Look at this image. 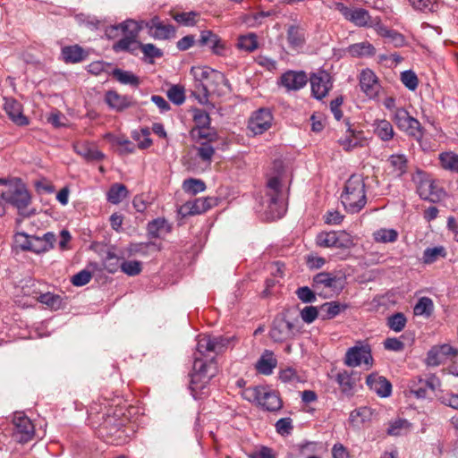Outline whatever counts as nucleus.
I'll return each instance as SVG.
<instances>
[{"label": "nucleus", "mask_w": 458, "mask_h": 458, "mask_svg": "<svg viewBox=\"0 0 458 458\" xmlns=\"http://www.w3.org/2000/svg\"><path fill=\"white\" fill-rule=\"evenodd\" d=\"M349 305L337 301L326 302L321 306L322 311L326 312L327 318H333L339 315L341 312L346 310Z\"/></svg>", "instance_id": "a18cd8bd"}, {"label": "nucleus", "mask_w": 458, "mask_h": 458, "mask_svg": "<svg viewBox=\"0 0 458 458\" xmlns=\"http://www.w3.org/2000/svg\"><path fill=\"white\" fill-rule=\"evenodd\" d=\"M120 269L123 273L129 276H135L141 273L142 263L138 260L123 261L121 263Z\"/></svg>", "instance_id": "864d4df0"}, {"label": "nucleus", "mask_w": 458, "mask_h": 458, "mask_svg": "<svg viewBox=\"0 0 458 458\" xmlns=\"http://www.w3.org/2000/svg\"><path fill=\"white\" fill-rule=\"evenodd\" d=\"M434 302L429 297H420L413 308V313L415 316H422L424 318H429L434 312Z\"/></svg>", "instance_id": "c9c22d12"}, {"label": "nucleus", "mask_w": 458, "mask_h": 458, "mask_svg": "<svg viewBox=\"0 0 458 458\" xmlns=\"http://www.w3.org/2000/svg\"><path fill=\"white\" fill-rule=\"evenodd\" d=\"M129 195L127 187L123 183H114L106 193V199L111 204L117 205L121 203Z\"/></svg>", "instance_id": "72a5a7b5"}, {"label": "nucleus", "mask_w": 458, "mask_h": 458, "mask_svg": "<svg viewBox=\"0 0 458 458\" xmlns=\"http://www.w3.org/2000/svg\"><path fill=\"white\" fill-rule=\"evenodd\" d=\"M193 122L195 126L193 128L207 127L210 124L209 114L202 109L193 110Z\"/></svg>", "instance_id": "680f3d73"}, {"label": "nucleus", "mask_w": 458, "mask_h": 458, "mask_svg": "<svg viewBox=\"0 0 458 458\" xmlns=\"http://www.w3.org/2000/svg\"><path fill=\"white\" fill-rule=\"evenodd\" d=\"M370 19L369 13L362 8L353 9L350 18V21L357 26H366Z\"/></svg>", "instance_id": "13d9d810"}, {"label": "nucleus", "mask_w": 458, "mask_h": 458, "mask_svg": "<svg viewBox=\"0 0 458 458\" xmlns=\"http://www.w3.org/2000/svg\"><path fill=\"white\" fill-rule=\"evenodd\" d=\"M411 424L407 420L398 419L391 422L388 428L387 434L391 436H401L406 433L410 429Z\"/></svg>", "instance_id": "3c124183"}, {"label": "nucleus", "mask_w": 458, "mask_h": 458, "mask_svg": "<svg viewBox=\"0 0 458 458\" xmlns=\"http://www.w3.org/2000/svg\"><path fill=\"white\" fill-rule=\"evenodd\" d=\"M417 192L420 199L432 203L440 201L445 196V191L439 187L437 183L430 178H423L420 181Z\"/></svg>", "instance_id": "ddd939ff"}, {"label": "nucleus", "mask_w": 458, "mask_h": 458, "mask_svg": "<svg viewBox=\"0 0 458 458\" xmlns=\"http://www.w3.org/2000/svg\"><path fill=\"white\" fill-rule=\"evenodd\" d=\"M258 405L268 411H277L282 408L283 402L276 391L264 386Z\"/></svg>", "instance_id": "393cba45"}, {"label": "nucleus", "mask_w": 458, "mask_h": 458, "mask_svg": "<svg viewBox=\"0 0 458 458\" xmlns=\"http://www.w3.org/2000/svg\"><path fill=\"white\" fill-rule=\"evenodd\" d=\"M366 384L380 397H388L392 393V384L386 377L377 374L373 373L368 376Z\"/></svg>", "instance_id": "4be33fe9"}, {"label": "nucleus", "mask_w": 458, "mask_h": 458, "mask_svg": "<svg viewBox=\"0 0 458 458\" xmlns=\"http://www.w3.org/2000/svg\"><path fill=\"white\" fill-rule=\"evenodd\" d=\"M440 386V380L434 375L427 376L413 381L410 386L411 393L417 398L424 399L428 394H433Z\"/></svg>", "instance_id": "f3484780"}, {"label": "nucleus", "mask_w": 458, "mask_h": 458, "mask_svg": "<svg viewBox=\"0 0 458 458\" xmlns=\"http://www.w3.org/2000/svg\"><path fill=\"white\" fill-rule=\"evenodd\" d=\"M273 114L269 108L261 107L254 111L248 120L247 128L252 135H261L272 126Z\"/></svg>", "instance_id": "f8f14e48"}, {"label": "nucleus", "mask_w": 458, "mask_h": 458, "mask_svg": "<svg viewBox=\"0 0 458 458\" xmlns=\"http://www.w3.org/2000/svg\"><path fill=\"white\" fill-rule=\"evenodd\" d=\"M341 202L351 214L359 213L367 203L365 182L361 175L352 174L346 181L341 194Z\"/></svg>", "instance_id": "20e7f679"}, {"label": "nucleus", "mask_w": 458, "mask_h": 458, "mask_svg": "<svg viewBox=\"0 0 458 458\" xmlns=\"http://www.w3.org/2000/svg\"><path fill=\"white\" fill-rule=\"evenodd\" d=\"M31 203V195L25 183L20 178H12L8 181L7 188L0 193V216H3L5 210V204H8L18 210L22 216H30L33 212L27 210Z\"/></svg>", "instance_id": "f03ea898"}, {"label": "nucleus", "mask_w": 458, "mask_h": 458, "mask_svg": "<svg viewBox=\"0 0 458 458\" xmlns=\"http://www.w3.org/2000/svg\"><path fill=\"white\" fill-rule=\"evenodd\" d=\"M105 101L110 108L118 112L134 105V101L131 97L121 95L115 90L106 91L105 94Z\"/></svg>", "instance_id": "5701e85b"}, {"label": "nucleus", "mask_w": 458, "mask_h": 458, "mask_svg": "<svg viewBox=\"0 0 458 458\" xmlns=\"http://www.w3.org/2000/svg\"><path fill=\"white\" fill-rule=\"evenodd\" d=\"M276 430L281 436H288L293 431V420L289 417L282 418L276 423Z\"/></svg>", "instance_id": "0e129e2a"}, {"label": "nucleus", "mask_w": 458, "mask_h": 458, "mask_svg": "<svg viewBox=\"0 0 458 458\" xmlns=\"http://www.w3.org/2000/svg\"><path fill=\"white\" fill-rule=\"evenodd\" d=\"M360 86L361 90L369 98H374L378 92L377 78L370 69L362 70L360 74Z\"/></svg>", "instance_id": "b1692460"}, {"label": "nucleus", "mask_w": 458, "mask_h": 458, "mask_svg": "<svg viewBox=\"0 0 458 458\" xmlns=\"http://www.w3.org/2000/svg\"><path fill=\"white\" fill-rule=\"evenodd\" d=\"M311 93L317 99L325 98L333 87L332 77L326 71H318L313 73L310 79Z\"/></svg>", "instance_id": "4468645a"}, {"label": "nucleus", "mask_w": 458, "mask_h": 458, "mask_svg": "<svg viewBox=\"0 0 458 458\" xmlns=\"http://www.w3.org/2000/svg\"><path fill=\"white\" fill-rule=\"evenodd\" d=\"M121 263L116 254L108 251L104 259V267L108 273L114 274L120 268Z\"/></svg>", "instance_id": "bf43d9fd"}, {"label": "nucleus", "mask_w": 458, "mask_h": 458, "mask_svg": "<svg viewBox=\"0 0 458 458\" xmlns=\"http://www.w3.org/2000/svg\"><path fill=\"white\" fill-rule=\"evenodd\" d=\"M203 90L205 95H222L230 90V83L223 72L214 70L208 81L203 84Z\"/></svg>", "instance_id": "6ab92c4d"}, {"label": "nucleus", "mask_w": 458, "mask_h": 458, "mask_svg": "<svg viewBox=\"0 0 458 458\" xmlns=\"http://www.w3.org/2000/svg\"><path fill=\"white\" fill-rule=\"evenodd\" d=\"M287 41L293 48L301 47L305 41L303 30L297 26H290L287 30Z\"/></svg>", "instance_id": "79ce46f5"}, {"label": "nucleus", "mask_w": 458, "mask_h": 458, "mask_svg": "<svg viewBox=\"0 0 458 458\" xmlns=\"http://www.w3.org/2000/svg\"><path fill=\"white\" fill-rule=\"evenodd\" d=\"M191 134L194 139L205 140V141H216L218 139L216 131L209 126L192 128Z\"/></svg>", "instance_id": "c03bdc74"}, {"label": "nucleus", "mask_w": 458, "mask_h": 458, "mask_svg": "<svg viewBox=\"0 0 458 458\" xmlns=\"http://www.w3.org/2000/svg\"><path fill=\"white\" fill-rule=\"evenodd\" d=\"M143 21H138L132 19L125 20L115 26L106 29V36L114 38L117 36L119 30L122 31L123 37L116 41L113 49L114 52H130L134 53L139 49L140 42L137 40L140 31L142 30Z\"/></svg>", "instance_id": "7ed1b4c3"}, {"label": "nucleus", "mask_w": 458, "mask_h": 458, "mask_svg": "<svg viewBox=\"0 0 458 458\" xmlns=\"http://www.w3.org/2000/svg\"><path fill=\"white\" fill-rule=\"evenodd\" d=\"M201 45L208 46L214 54L222 55L225 51V45L220 38L211 30H203L200 35Z\"/></svg>", "instance_id": "cd10ccee"}, {"label": "nucleus", "mask_w": 458, "mask_h": 458, "mask_svg": "<svg viewBox=\"0 0 458 458\" xmlns=\"http://www.w3.org/2000/svg\"><path fill=\"white\" fill-rule=\"evenodd\" d=\"M441 166L448 171L458 173V155L454 152H444L439 155Z\"/></svg>", "instance_id": "37998d69"}, {"label": "nucleus", "mask_w": 458, "mask_h": 458, "mask_svg": "<svg viewBox=\"0 0 458 458\" xmlns=\"http://www.w3.org/2000/svg\"><path fill=\"white\" fill-rule=\"evenodd\" d=\"M276 360L271 352L266 351L257 363V369L263 375H270L276 366Z\"/></svg>", "instance_id": "e433bc0d"}, {"label": "nucleus", "mask_w": 458, "mask_h": 458, "mask_svg": "<svg viewBox=\"0 0 458 458\" xmlns=\"http://www.w3.org/2000/svg\"><path fill=\"white\" fill-rule=\"evenodd\" d=\"M299 332V319H289L285 314L282 313L275 318L269 335L273 341L282 343L294 337Z\"/></svg>", "instance_id": "423d86ee"}, {"label": "nucleus", "mask_w": 458, "mask_h": 458, "mask_svg": "<svg viewBox=\"0 0 458 458\" xmlns=\"http://www.w3.org/2000/svg\"><path fill=\"white\" fill-rule=\"evenodd\" d=\"M344 364L352 368L364 364L367 369H370L373 365V357L369 344L358 341L354 346L350 347L344 356Z\"/></svg>", "instance_id": "0eeeda50"}, {"label": "nucleus", "mask_w": 458, "mask_h": 458, "mask_svg": "<svg viewBox=\"0 0 458 458\" xmlns=\"http://www.w3.org/2000/svg\"><path fill=\"white\" fill-rule=\"evenodd\" d=\"M446 256V250L443 246H435L427 248L423 251L422 261L424 264H432L436 262L439 258H445Z\"/></svg>", "instance_id": "ea45409f"}, {"label": "nucleus", "mask_w": 458, "mask_h": 458, "mask_svg": "<svg viewBox=\"0 0 458 458\" xmlns=\"http://www.w3.org/2000/svg\"><path fill=\"white\" fill-rule=\"evenodd\" d=\"M308 82L307 74L302 71L289 70L280 77V83L287 90H299Z\"/></svg>", "instance_id": "412c9836"}, {"label": "nucleus", "mask_w": 458, "mask_h": 458, "mask_svg": "<svg viewBox=\"0 0 458 458\" xmlns=\"http://www.w3.org/2000/svg\"><path fill=\"white\" fill-rule=\"evenodd\" d=\"M62 56L65 63H71V64H76L83 61L86 56L87 53L85 50L78 46H67L62 48Z\"/></svg>", "instance_id": "7c9ffc66"}, {"label": "nucleus", "mask_w": 458, "mask_h": 458, "mask_svg": "<svg viewBox=\"0 0 458 458\" xmlns=\"http://www.w3.org/2000/svg\"><path fill=\"white\" fill-rule=\"evenodd\" d=\"M398 233L394 229L381 228L373 233V238L377 242H394L397 240Z\"/></svg>", "instance_id": "09e8293b"}, {"label": "nucleus", "mask_w": 458, "mask_h": 458, "mask_svg": "<svg viewBox=\"0 0 458 458\" xmlns=\"http://www.w3.org/2000/svg\"><path fill=\"white\" fill-rule=\"evenodd\" d=\"M111 75L123 85H130L136 88L140 83V78L130 71L115 68L111 72Z\"/></svg>", "instance_id": "f704fd0d"}, {"label": "nucleus", "mask_w": 458, "mask_h": 458, "mask_svg": "<svg viewBox=\"0 0 458 458\" xmlns=\"http://www.w3.org/2000/svg\"><path fill=\"white\" fill-rule=\"evenodd\" d=\"M4 110L10 119L18 125H27L29 123V120L22 114L21 106L17 100L13 98L5 99Z\"/></svg>", "instance_id": "bb28decb"}, {"label": "nucleus", "mask_w": 458, "mask_h": 458, "mask_svg": "<svg viewBox=\"0 0 458 458\" xmlns=\"http://www.w3.org/2000/svg\"><path fill=\"white\" fill-rule=\"evenodd\" d=\"M392 120L400 131L415 140H419L423 137L424 130L420 123L411 116L405 108L395 109V113L392 114Z\"/></svg>", "instance_id": "6e6552de"}, {"label": "nucleus", "mask_w": 458, "mask_h": 458, "mask_svg": "<svg viewBox=\"0 0 458 458\" xmlns=\"http://www.w3.org/2000/svg\"><path fill=\"white\" fill-rule=\"evenodd\" d=\"M281 181L278 177H271L267 184L265 195L261 197L259 211H264L267 219L281 218L285 213V206L282 200Z\"/></svg>", "instance_id": "39448f33"}, {"label": "nucleus", "mask_w": 458, "mask_h": 458, "mask_svg": "<svg viewBox=\"0 0 458 458\" xmlns=\"http://www.w3.org/2000/svg\"><path fill=\"white\" fill-rule=\"evenodd\" d=\"M346 51L352 57L357 58L370 57L376 54V48L369 41L350 45Z\"/></svg>", "instance_id": "c756f323"}, {"label": "nucleus", "mask_w": 458, "mask_h": 458, "mask_svg": "<svg viewBox=\"0 0 458 458\" xmlns=\"http://www.w3.org/2000/svg\"><path fill=\"white\" fill-rule=\"evenodd\" d=\"M213 141H203L196 148L198 157L206 163L210 164L215 154V148L212 146Z\"/></svg>", "instance_id": "8fccbe9b"}, {"label": "nucleus", "mask_w": 458, "mask_h": 458, "mask_svg": "<svg viewBox=\"0 0 458 458\" xmlns=\"http://www.w3.org/2000/svg\"><path fill=\"white\" fill-rule=\"evenodd\" d=\"M447 346L433 347L427 355V364L428 366H437L441 364L445 359V349Z\"/></svg>", "instance_id": "603ef678"}, {"label": "nucleus", "mask_w": 458, "mask_h": 458, "mask_svg": "<svg viewBox=\"0 0 458 458\" xmlns=\"http://www.w3.org/2000/svg\"><path fill=\"white\" fill-rule=\"evenodd\" d=\"M199 14L195 12L181 13L174 16V20L185 26H193Z\"/></svg>", "instance_id": "338daca9"}, {"label": "nucleus", "mask_w": 458, "mask_h": 458, "mask_svg": "<svg viewBox=\"0 0 458 458\" xmlns=\"http://www.w3.org/2000/svg\"><path fill=\"white\" fill-rule=\"evenodd\" d=\"M407 324V318L402 312H396L386 318V326L394 332L403 331Z\"/></svg>", "instance_id": "a19ab883"}, {"label": "nucleus", "mask_w": 458, "mask_h": 458, "mask_svg": "<svg viewBox=\"0 0 458 458\" xmlns=\"http://www.w3.org/2000/svg\"><path fill=\"white\" fill-rule=\"evenodd\" d=\"M217 199L215 197L198 198L192 201H187L181 208L179 212L183 216H194L207 212L217 205Z\"/></svg>", "instance_id": "dca6fc26"}, {"label": "nucleus", "mask_w": 458, "mask_h": 458, "mask_svg": "<svg viewBox=\"0 0 458 458\" xmlns=\"http://www.w3.org/2000/svg\"><path fill=\"white\" fill-rule=\"evenodd\" d=\"M372 415L373 412L370 408L362 406L352 411L350 414L349 420L352 423L359 425L369 421Z\"/></svg>", "instance_id": "58836bf2"}, {"label": "nucleus", "mask_w": 458, "mask_h": 458, "mask_svg": "<svg viewBox=\"0 0 458 458\" xmlns=\"http://www.w3.org/2000/svg\"><path fill=\"white\" fill-rule=\"evenodd\" d=\"M335 380L344 394L348 396L353 394L355 380L352 378L351 373L346 370L339 371L335 375Z\"/></svg>", "instance_id": "473e14b6"}, {"label": "nucleus", "mask_w": 458, "mask_h": 458, "mask_svg": "<svg viewBox=\"0 0 458 458\" xmlns=\"http://www.w3.org/2000/svg\"><path fill=\"white\" fill-rule=\"evenodd\" d=\"M73 148L78 155L87 161H98L105 157L96 146L89 142H77L74 144Z\"/></svg>", "instance_id": "a878e982"}, {"label": "nucleus", "mask_w": 458, "mask_h": 458, "mask_svg": "<svg viewBox=\"0 0 458 458\" xmlns=\"http://www.w3.org/2000/svg\"><path fill=\"white\" fill-rule=\"evenodd\" d=\"M413 8L421 12H435L438 7L437 0H409Z\"/></svg>", "instance_id": "4d7b16f0"}, {"label": "nucleus", "mask_w": 458, "mask_h": 458, "mask_svg": "<svg viewBox=\"0 0 458 458\" xmlns=\"http://www.w3.org/2000/svg\"><path fill=\"white\" fill-rule=\"evenodd\" d=\"M316 242L324 248L350 249L353 246L352 236L344 231L322 232L317 235Z\"/></svg>", "instance_id": "9d476101"}, {"label": "nucleus", "mask_w": 458, "mask_h": 458, "mask_svg": "<svg viewBox=\"0 0 458 458\" xmlns=\"http://www.w3.org/2000/svg\"><path fill=\"white\" fill-rule=\"evenodd\" d=\"M182 189L186 193L196 195L205 191L206 184L200 179L190 178L183 181Z\"/></svg>", "instance_id": "de8ad7c7"}, {"label": "nucleus", "mask_w": 458, "mask_h": 458, "mask_svg": "<svg viewBox=\"0 0 458 458\" xmlns=\"http://www.w3.org/2000/svg\"><path fill=\"white\" fill-rule=\"evenodd\" d=\"M37 299L40 303L55 310H59L63 304L62 297L52 293H41Z\"/></svg>", "instance_id": "49530a36"}, {"label": "nucleus", "mask_w": 458, "mask_h": 458, "mask_svg": "<svg viewBox=\"0 0 458 458\" xmlns=\"http://www.w3.org/2000/svg\"><path fill=\"white\" fill-rule=\"evenodd\" d=\"M167 98L174 104L180 106L185 101L184 88L181 85H173L167 90Z\"/></svg>", "instance_id": "6e6d98bb"}, {"label": "nucleus", "mask_w": 458, "mask_h": 458, "mask_svg": "<svg viewBox=\"0 0 458 458\" xmlns=\"http://www.w3.org/2000/svg\"><path fill=\"white\" fill-rule=\"evenodd\" d=\"M262 391H264V386H262L248 387L242 391V397L250 403H256L258 404Z\"/></svg>", "instance_id": "e2e57ef3"}, {"label": "nucleus", "mask_w": 458, "mask_h": 458, "mask_svg": "<svg viewBox=\"0 0 458 458\" xmlns=\"http://www.w3.org/2000/svg\"><path fill=\"white\" fill-rule=\"evenodd\" d=\"M388 167L391 173L397 177L402 176L407 171V158L403 154H393L388 159Z\"/></svg>", "instance_id": "2f4dec72"}, {"label": "nucleus", "mask_w": 458, "mask_h": 458, "mask_svg": "<svg viewBox=\"0 0 458 458\" xmlns=\"http://www.w3.org/2000/svg\"><path fill=\"white\" fill-rule=\"evenodd\" d=\"M374 133L382 141H389L394 136L392 123L386 119H377L373 123Z\"/></svg>", "instance_id": "c85d7f7f"}, {"label": "nucleus", "mask_w": 458, "mask_h": 458, "mask_svg": "<svg viewBox=\"0 0 458 458\" xmlns=\"http://www.w3.org/2000/svg\"><path fill=\"white\" fill-rule=\"evenodd\" d=\"M234 337L199 335L197 350L194 353L192 373L191 374L190 389L194 398L198 392L203 389L209 380L215 376V356L224 352L233 341Z\"/></svg>", "instance_id": "f257e3e1"}, {"label": "nucleus", "mask_w": 458, "mask_h": 458, "mask_svg": "<svg viewBox=\"0 0 458 458\" xmlns=\"http://www.w3.org/2000/svg\"><path fill=\"white\" fill-rule=\"evenodd\" d=\"M346 133L344 137L339 140L340 145L346 151H351L353 148L363 147L366 144V139L362 131H356L352 128L349 121L346 122Z\"/></svg>", "instance_id": "aec40b11"}, {"label": "nucleus", "mask_w": 458, "mask_h": 458, "mask_svg": "<svg viewBox=\"0 0 458 458\" xmlns=\"http://www.w3.org/2000/svg\"><path fill=\"white\" fill-rule=\"evenodd\" d=\"M318 309L314 306H306L301 311V318L307 324H310L315 321V319L318 318Z\"/></svg>", "instance_id": "774afa93"}, {"label": "nucleus", "mask_w": 458, "mask_h": 458, "mask_svg": "<svg viewBox=\"0 0 458 458\" xmlns=\"http://www.w3.org/2000/svg\"><path fill=\"white\" fill-rule=\"evenodd\" d=\"M316 291L308 286L299 287L296 291L297 297L304 303H312L316 301Z\"/></svg>", "instance_id": "69168bd1"}, {"label": "nucleus", "mask_w": 458, "mask_h": 458, "mask_svg": "<svg viewBox=\"0 0 458 458\" xmlns=\"http://www.w3.org/2000/svg\"><path fill=\"white\" fill-rule=\"evenodd\" d=\"M124 421L125 419L120 418L119 414H106V417L103 416V422L99 424L98 434L106 438V442L119 445V439L123 435Z\"/></svg>", "instance_id": "1a4fd4ad"}, {"label": "nucleus", "mask_w": 458, "mask_h": 458, "mask_svg": "<svg viewBox=\"0 0 458 458\" xmlns=\"http://www.w3.org/2000/svg\"><path fill=\"white\" fill-rule=\"evenodd\" d=\"M401 81L407 89L412 91L417 89L419 83L416 73L411 70L404 71L401 73Z\"/></svg>", "instance_id": "052dcab7"}, {"label": "nucleus", "mask_w": 458, "mask_h": 458, "mask_svg": "<svg viewBox=\"0 0 458 458\" xmlns=\"http://www.w3.org/2000/svg\"><path fill=\"white\" fill-rule=\"evenodd\" d=\"M13 437L19 443H27L32 440L35 428L32 421L23 412L17 411L13 418Z\"/></svg>", "instance_id": "9b49d317"}, {"label": "nucleus", "mask_w": 458, "mask_h": 458, "mask_svg": "<svg viewBox=\"0 0 458 458\" xmlns=\"http://www.w3.org/2000/svg\"><path fill=\"white\" fill-rule=\"evenodd\" d=\"M312 287L318 294L321 295L324 290L334 293L337 292L341 289V283L336 276L331 273L321 272L313 277Z\"/></svg>", "instance_id": "a211bd4d"}, {"label": "nucleus", "mask_w": 458, "mask_h": 458, "mask_svg": "<svg viewBox=\"0 0 458 458\" xmlns=\"http://www.w3.org/2000/svg\"><path fill=\"white\" fill-rule=\"evenodd\" d=\"M237 47L246 52H253L259 47L258 37L255 33L241 35L238 38Z\"/></svg>", "instance_id": "4c0bfd02"}, {"label": "nucleus", "mask_w": 458, "mask_h": 458, "mask_svg": "<svg viewBox=\"0 0 458 458\" xmlns=\"http://www.w3.org/2000/svg\"><path fill=\"white\" fill-rule=\"evenodd\" d=\"M213 71L214 69L208 66H194L191 69V74L197 81H199L203 87V84H205V82H207L210 78Z\"/></svg>", "instance_id": "5fc2aeb1"}, {"label": "nucleus", "mask_w": 458, "mask_h": 458, "mask_svg": "<svg viewBox=\"0 0 458 458\" xmlns=\"http://www.w3.org/2000/svg\"><path fill=\"white\" fill-rule=\"evenodd\" d=\"M142 21V28L148 29L149 36L155 39H168L174 36V27L171 24L164 23L157 16L153 17L148 21Z\"/></svg>", "instance_id": "2eb2a0df"}]
</instances>
